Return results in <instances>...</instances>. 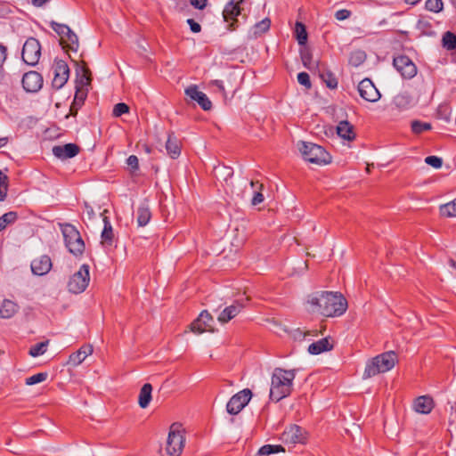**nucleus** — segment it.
Returning a JSON list of instances; mask_svg holds the SVG:
<instances>
[{
  "mask_svg": "<svg viewBox=\"0 0 456 456\" xmlns=\"http://www.w3.org/2000/svg\"><path fill=\"white\" fill-rule=\"evenodd\" d=\"M181 426H182L181 424H178L177 422H174V423L170 426V428H180Z\"/></svg>",
  "mask_w": 456,
  "mask_h": 456,
  "instance_id": "obj_62",
  "label": "nucleus"
},
{
  "mask_svg": "<svg viewBox=\"0 0 456 456\" xmlns=\"http://www.w3.org/2000/svg\"><path fill=\"white\" fill-rule=\"evenodd\" d=\"M350 14L351 12L348 10L342 9L336 12L335 17L338 20H344L349 18Z\"/></svg>",
  "mask_w": 456,
  "mask_h": 456,
  "instance_id": "obj_52",
  "label": "nucleus"
},
{
  "mask_svg": "<svg viewBox=\"0 0 456 456\" xmlns=\"http://www.w3.org/2000/svg\"><path fill=\"white\" fill-rule=\"evenodd\" d=\"M210 85L216 86V89L223 94V96H224V97L226 96V92H225L223 81L213 80L210 82Z\"/></svg>",
  "mask_w": 456,
  "mask_h": 456,
  "instance_id": "obj_55",
  "label": "nucleus"
},
{
  "mask_svg": "<svg viewBox=\"0 0 456 456\" xmlns=\"http://www.w3.org/2000/svg\"><path fill=\"white\" fill-rule=\"evenodd\" d=\"M442 41L444 47L447 50H453L456 48V36L453 33L450 31L445 32L443 36Z\"/></svg>",
  "mask_w": 456,
  "mask_h": 456,
  "instance_id": "obj_40",
  "label": "nucleus"
},
{
  "mask_svg": "<svg viewBox=\"0 0 456 456\" xmlns=\"http://www.w3.org/2000/svg\"><path fill=\"white\" fill-rule=\"evenodd\" d=\"M89 281V265L86 264L82 265L79 270L69 278L68 289L74 294L82 293L87 288Z\"/></svg>",
  "mask_w": 456,
  "mask_h": 456,
  "instance_id": "obj_6",
  "label": "nucleus"
},
{
  "mask_svg": "<svg viewBox=\"0 0 456 456\" xmlns=\"http://www.w3.org/2000/svg\"><path fill=\"white\" fill-rule=\"evenodd\" d=\"M338 134L347 141L354 139L355 134L353 126L347 121H340L337 126Z\"/></svg>",
  "mask_w": 456,
  "mask_h": 456,
  "instance_id": "obj_25",
  "label": "nucleus"
},
{
  "mask_svg": "<svg viewBox=\"0 0 456 456\" xmlns=\"http://www.w3.org/2000/svg\"><path fill=\"white\" fill-rule=\"evenodd\" d=\"M191 5L200 10L203 9L207 4V0H191Z\"/></svg>",
  "mask_w": 456,
  "mask_h": 456,
  "instance_id": "obj_58",
  "label": "nucleus"
},
{
  "mask_svg": "<svg viewBox=\"0 0 456 456\" xmlns=\"http://www.w3.org/2000/svg\"><path fill=\"white\" fill-rule=\"evenodd\" d=\"M185 429H170L167 439L166 452L169 456H180L185 444Z\"/></svg>",
  "mask_w": 456,
  "mask_h": 456,
  "instance_id": "obj_7",
  "label": "nucleus"
},
{
  "mask_svg": "<svg viewBox=\"0 0 456 456\" xmlns=\"http://www.w3.org/2000/svg\"><path fill=\"white\" fill-rule=\"evenodd\" d=\"M22 60L25 63L30 66H35L41 56V45L34 37H29L23 45Z\"/></svg>",
  "mask_w": 456,
  "mask_h": 456,
  "instance_id": "obj_10",
  "label": "nucleus"
},
{
  "mask_svg": "<svg viewBox=\"0 0 456 456\" xmlns=\"http://www.w3.org/2000/svg\"><path fill=\"white\" fill-rule=\"evenodd\" d=\"M8 177L0 171V201L4 200L7 194Z\"/></svg>",
  "mask_w": 456,
  "mask_h": 456,
  "instance_id": "obj_46",
  "label": "nucleus"
},
{
  "mask_svg": "<svg viewBox=\"0 0 456 456\" xmlns=\"http://www.w3.org/2000/svg\"><path fill=\"white\" fill-rule=\"evenodd\" d=\"M127 165L134 170H136L139 167L138 158L134 155H131L126 159Z\"/></svg>",
  "mask_w": 456,
  "mask_h": 456,
  "instance_id": "obj_51",
  "label": "nucleus"
},
{
  "mask_svg": "<svg viewBox=\"0 0 456 456\" xmlns=\"http://www.w3.org/2000/svg\"><path fill=\"white\" fill-rule=\"evenodd\" d=\"M166 149H167V154L172 159H176L180 155V153H181L180 143H179L178 140L173 134L168 135L167 141L166 142Z\"/></svg>",
  "mask_w": 456,
  "mask_h": 456,
  "instance_id": "obj_29",
  "label": "nucleus"
},
{
  "mask_svg": "<svg viewBox=\"0 0 456 456\" xmlns=\"http://www.w3.org/2000/svg\"><path fill=\"white\" fill-rule=\"evenodd\" d=\"M285 449L281 444H265L258 450L256 456H269L271 454L284 452Z\"/></svg>",
  "mask_w": 456,
  "mask_h": 456,
  "instance_id": "obj_32",
  "label": "nucleus"
},
{
  "mask_svg": "<svg viewBox=\"0 0 456 456\" xmlns=\"http://www.w3.org/2000/svg\"><path fill=\"white\" fill-rule=\"evenodd\" d=\"M419 101V95L410 90L398 93L392 100V106L399 112L406 111L415 107Z\"/></svg>",
  "mask_w": 456,
  "mask_h": 456,
  "instance_id": "obj_8",
  "label": "nucleus"
},
{
  "mask_svg": "<svg viewBox=\"0 0 456 456\" xmlns=\"http://www.w3.org/2000/svg\"><path fill=\"white\" fill-rule=\"evenodd\" d=\"M320 77L329 88L334 89L338 86V80L331 72L323 71L320 74Z\"/></svg>",
  "mask_w": 456,
  "mask_h": 456,
  "instance_id": "obj_41",
  "label": "nucleus"
},
{
  "mask_svg": "<svg viewBox=\"0 0 456 456\" xmlns=\"http://www.w3.org/2000/svg\"><path fill=\"white\" fill-rule=\"evenodd\" d=\"M249 186L253 191L251 204L253 206H256L262 203L265 200L264 195L262 193V191L264 189L263 183H259L258 181H250Z\"/></svg>",
  "mask_w": 456,
  "mask_h": 456,
  "instance_id": "obj_27",
  "label": "nucleus"
},
{
  "mask_svg": "<svg viewBox=\"0 0 456 456\" xmlns=\"http://www.w3.org/2000/svg\"><path fill=\"white\" fill-rule=\"evenodd\" d=\"M63 47H67L72 51H77L78 48L77 36L71 30L65 38L61 42Z\"/></svg>",
  "mask_w": 456,
  "mask_h": 456,
  "instance_id": "obj_33",
  "label": "nucleus"
},
{
  "mask_svg": "<svg viewBox=\"0 0 456 456\" xmlns=\"http://www.w3.org/2000/svg\"><path fill=\"white\" fill-rule=\"evenodd\" d=\"M79 152V147L75 143H67L57 145L53 148V155L61 159H67L77 156Z\"/></svg>",
  "mask_w": 456,
  "mask_h": 456,
  "instance_id": "obj_21",
  "label": "nucleus"
},
{
  "mask_svg": "<svg viewBox=\"0 0 456 456\" xmlns=\"http://www.w3.org/2000/svg\"><path fill=\"white\" fill-rule=\"evenodd\" d=\"M252 392L249 388H244L233 395L226 404V411L231 415L240 413L252 398Z\"/></svg>",
  "mask_w": 456,
  "mask_h": 456,
  "instance_id": "obj_9",
  "label": "nucleus"
},
{
  "mask_svg": "<svg viewBox=\"0 0 456 456\" xmlns=\"http://www.w3.org/2000/svg\"><path fill=\"white\" fill-rule=\"evenodd\" d=\"M86 99V94L82 91L77 90L76 92L73 102L70 106V114L75 116L77 113V110L80 109V107L83 105L84 101Z\"/></svg>",
  "mask_w": 456,
  "mask_h": 456,
  "instance_id": "obj_34",
  "label": "nucleus"
},
{
  "mask_svg": "<svg viewBox=\"0 0 456 456\" xmlns=\"http://www.w3.org/2000/svg\"><path fill=\"white\" fill-rule=\"evenodd\" d=\"M450 265H451L452 267H455L456 263H455V261H453V260H450Z\"/></svg>",
  "mask_w": 456,
  "mask_h": 456,
  "instance_id": "obj_64",
  "label": "nucleus"
},
{
  "mask_svg": "<svg viewBox=\"0 0 456 456\" xmlns=\"http://www.w3.org/2000/svg\"><path fill=\"white\" fill-rule=\"evenodd\" d=\"M69 77V69L68 64L62 60L55 61L53 64V86L56 89H61L67 83Z\"/></svg>",
  "mask_w": 456,
  "mask_h": 456,
  "instance_id": "obj_13",
  "label": "nucleus"
},
{
  "mask_svg": "<svg viewBox=\"0 0 456 456\" xmlns=\"http://www.w3.org/2000/svg\"><path fill=\"white\" fill-rule=\"evenodd\" d=\"M151 213L148 206L141 205L137 209V224L145 226L151 220Z\"/></svg>",
  "mask_w": 456,
  "mask_h": 456,
  "instance_id": "obj_31",
  "label": "nucleus"
},
{
  "mask_svg": "<svg viewBox=\"0 0 456 456\" xmlns=\"http://www.w3.org/2000/svg\"><path fill=\"white\" fill-rule=\"evenodd\" d=\"M48 341H43L32 346L29 349V354L33 357H37L45 353Z\"/></svg>",
  "mask_w": 456,
  "mask_h": 456,
  "instance_id": "obj_42",
  "label": "nucleus"
},
{
  "mask_svg": "<svg viewBox=\"0 0 456 456\" xmlns=\"http://www.w3.org/2000/svg\"><path fill=\"white\" fill-rule=\"evenodd\" d=\"M187 23L189 24L190 28L193 33L200 32V30H201L200 25L198 22H196L193 19H188Z\"/></svg>",
  "mask_w": 456,
  "mask_h": 456,
  "instance_id": "obj_56",
  "label": "nucleus"
},
{
  "mask_svg": "<svg viewBox=\"0 0 456 456\" xmlns=\"http://www.w3.org/2000/svg\"><path fill=\"white\" fill-rule=\"evenodd\" d=\"M152 387L151 384H144L139 393L138 403L141 408L145 409L149 406L151 401Z\"/></svg>",
  "mask_w": 456,
  "mask_h": 456,
  "instance_id": "obj_26",
  "label": "nucleus"
},
{
  "mask_svg": "<svg viewBox=\"0 0 456 456\" xmlns=\"http://www.w3.org/2000/svg\"><path fill=\"white\" fill-rule=\"evenodd\" d=\"M93 346L91 345L82 346L77 352L69 355V363L77 366L82 363L85 359L93 354Z\"/></svg>",
  "mask_w": 456,
  "mask_h": 456,
  "instance_id": "obj_23",
  "label": "nucleus"
},
{
  "mask_svg": "<svg viewBox=\"0 0 456 456\" xmlns=\"http://www.w3.org/2000/svg\"><path fill=\"white\" fill-rule=\"evenodd\" d=\"M7 57V49L3 45H0V68L3 67Z\"/></svg>",
  "mask_w": 456,
  "mask_h": 456,
  "instance_id": "obj_57",
  "label": "nucleus"
},
{
  "mask_svg": "<svg viewBox=\"0 0 456 456\" xmlns=\"http://www.w3.org/2000/svg\"><path fill=\"white\" fill-rule=\"evenodd\" d=\"M412 133L419 134L423 132L429 131L432 129V126L428 122H422L420 120H413L411 124Z\"/></svg>",
  "mask_w": 456,
  "mask_h": 456,
  "instance_id": "obj_35",
  "label": "nucleus"
},
{
  "mask_svg": "<svg viewBox=\"0 0 456 456\" xmlns=\"http://www.w3.org/2000/svg\"><path fill=\"white\" fill-rule=\"evenodd\" d=\"M212 322L213 318L210 314L208 311H202L198 319L191 324V330L192 332L198 334L205 331H212Z\"/></svg>",
  "mask_w": 456,
  "mask_h": 456,
  "instance_id": "obj_17",
  "label": "nucleus"
},
{
  "mask_svg": "<svg viewBox=\"0 0 456 456\" xmlns=\"http://www.w3.org/2000/svg\"><path fill=\"white\" fill-rule=\"evenodd\" d=\"M83 79H85V80H86V84L89 82V77H87V75H86V74H85V75H84Z\"/></svg>",
  "mask_w": 456,
  "mask_h": 456,
  "instance_id": "obj_63",
  "label": "nucleus"
},
{
  "mask_svg": "<svg viewBox=\"0 0 456 456\" xmlns=\"http://www.w3.org/2000/svg\"><path fill=\"white\" fill-rule=\"evenodd\" d=\"M17 217V213L13 211L7 212L0 216V232L4 230L7 225L13 224Z\"/></svg>",
  "mask_w": 456,
  "mask_h": 456,
  "instance_id": "obj_39",
  "label": "nucleus"
},
{
  "mask_svg": "<svg viewBox=\"0 0 456 456\" xmlns=\"http://www.w3.org/2000/svg\"><path fill=\"white\" fill-rule=\"evenodd\" d=\"M22 86L27 92H37L43 86L42 76L37 71H29L22 77Z\"/></svg>",
  "mask_w": 456,
  "mask_h": 456,
  "instance_id": "obj_18",
  "label": "nucleus"
},
{
  "mask_svg": "<svg viewBox=\"0 0 456 456\" xmlns=\"http://www.w3.org/2000/svg\"><path fill=\"white\" fill-rule=\"evenodd\" d=\"M426 8L433 12H440L444 8V3L442 0H427Z\"/></svg>",
  "mask_w": 456,
  "mask_h": 456,
  "instance_id": "obj_45",
  "label": "nucleus"
},
{
  "mask_svg": "<svg viewBox=\"0 0 456 456\" xmlns=\"http://www.w3.org/2000/svg\"><path fill=\"white\" fill-rule=\"evenodd\" d=\"M243 2L244 0H231L226 4L223 11L224 20L229 23L228 27L230 30H234L236 28V17L240 14V4Z\"/></svg>",
  "mask_w": 456,
  "mask_h": 456,
  "instance_id": "obj_14",
  "label": "nucleus"
},
{
  "mask_svg": "<svg viewBox=\"0 0 456 456\" xmlns=\"http://www.w3.org/2000/svg\"><path fill=\"white\" fill-rule=\"evenodd\" d=\"M52 260L46 256L43 255L35 258L31 262V271L35 275L43 276L48 273L52 268Z\"/></svg>",
  "mask_w": 456,
  "mask_h": 456,
  "instance_id": "obj_20",
  "label": "nucleus"
},
{
  "mask_svg": "<svg viewBox=\"0 0 456 456\" xmlns=\"http://www.w3.org/2000/svg\"><path fill=\"white\" fill-rule=\"evenodd\" d=\"M271 21L268 18L257 22L254 26V35L256 37L262 33L266 32L270 28Z\"/></svg>",
  "mask_w": 456,
  "mask_h": 456,
  "instance_id": "obj_44",
  "label": "nucleus"
},
{
  "mask_svg": "<svg viewBox=\"0 0 456 456\" xmlns=\"http://www.w3.org/2000/svg\"><path fill=\"white\" fill-rule=\"evenodd\" d=\"M296 370L275 368L271 379L270 398L279 402L289 396L293 390Z\"/></svg>",
  "mask_w": 456,
  "mask_h": 456,
  "instance_id": "obj_2",
  "label": "nucleus"
},
{
  "mask_svg": "<svg viewBox=\"0 0 456 456\" xmlns=\"http://www.w3.org/2000/svg\"><path fill=\"white\" fill-rule=\"evenodd\" d=\"M244 308V305L239 300L232 305L225 307L217 316V320L221 323H227L229 321L236 317Z\"/></svg>",
  "mask_w": 456,
  "mask_h": 456,
  "instance_id": "obj_22",
  "label": "nucleus"
},
{
  "mask_svg": "<svg viewBox=\"0 0 456 456\" xmlns=\"http://www.w3.org/2000/svg\"><path fill=\"white\" fill-rule=\"evenodd\" d=\"M309 436L306 429H284L280 436V440L286 445L295 446L296 444H306Z\"/></svg>",
  "mask_w": 456,
  "mask_h": 456,
  "instance_id": "obj_11",
  "label": "nucleus"
},
{
  "mask_svg": "<svg viewBox=\"0 0 456 456\" xmlns=\"http://www.w3.org/2000/svg\"><path fill=\"white\" fill-rule=\"evenodd\" d=\"M332 348V341H330V338H324L309 345L308 352L311 354H320L323 352L330 351Z\"/></svg>",
  "mask_w": 456,
  "mask_h": 456,
  "instance_id": "obj_24",
  "label": "nucleus"
},
{
  "mask_svg": "<svg viewBox=\"0 0 456 456\" xmlns=\"http://www.w3.org/2000/svg\"><path fill=\"white\" fill-rule=\"evenodd\" d=\"M440 213L446 217H456V199L440 207Z\"/></svg>",
  "mask_w": 456,
  "mask_h": 456,
  "instance_id": "obj_37",
  "label": "nucleus"
},
{
  "mask_svg": "<svg viewBox=\"0 0 456 456\" xmlns=\"http://www.w3.org/2000/svg\"><path fill=\"white\" fill-rule=\"evenodd\" d=\"M297 81L300 85L305 86L306 88L311 87L310 77L306 72H300L297 74Z\"/></svg>",
  "mask_w": 456,
  "mask_h": 456,
  "instance_id": "obj_50",
  "label": "nucleus"
},
{
  "mask_svg": "<svg viewBox=\"0 0 456 456\" xmlns=\"http://www.w3.org/2000/svg\"><path fill=\"white\" fill-rule=\"evenodd\" d=\"M295 34L298 44L305 45L307 41V32L303 23L298 21L296 23Z\"/></svg>",
  "mask_w": 456,
  "mask_h": 456,
  "instance_id": "obj_36",
  "label": "nucleus"
},
{
  "mask_svg": "<svg viewBox=\"0 0 456 456\" xmlns=\"http://www.w3.org/2000/svg\"><path fill=\"white\" fill-rule=\"evenodd\" d=\"M61 232L69 251L74 256L82 255L85 250V243L75 226L69 224H63Z\"/></svg>",
  "mask_w": 456,
  "mask_h": 456,
  "instance_id": "obj_5",
  "label": "nucleus"
},
{
  "mask_svg": "<svg viewBox=\"0 0 456 456\" xmlns=\"http://www.w3.org/2000/svg\"><path fill=\"white\" fill-rule=\"evenodd\" d=\"M49 0H31V4L36 7H41L46 4Z\"/></svg>",
  "mask_w": 456,
  "mask_h": 456,
  "instance_id": "obj_59",
  "label": "nucleus"
},
{
  "mask_svg": "<svg viewBox=\"0 0 456 456\" xmlns=\"http://www.w3.org/2000/svg\"><path fill=\"white\" fill-rule=\"evenodd\" d=\"M48 374L46 372H39L26 379L25 384L28 386L36 385L46 380Z\"/></svg>",
  "mask_w": 456,
  "mask_h": 456,
  "instance_id": "obj_43",
  "label": "nucleus"
},
{
  "mask_svg": "<svg viewBox=\"0 0 456 456\" xmlns=\"http://www.w3.org/2000/svg\"><path fill=\"white\" fill-rule=\"evenodd\" d=\"M301 59L304 66L307 69H312V54L309 51L304 50L301 52Z\"/></svg>",
  "mask_w": 456,
  "mask_h": 456,
  "instance_id": "obj_49",
  "label": "nucleus"
},
{
  "mask_svg": "<svg viewBox=\"0 0 456 456\" xmlns=\"http://www.w3.org/2000/svg\"><path fill=\"white\" fill-rule=\"evenodd\" d=\"M185 94L190 97L192 101L198 102V104L204 110H210L212 108V102L208 99L206 94L200 91L198 86L195 85H191L185 89Z\"/></svg>",
  "mask_w": 456,
  "mask_h": 456,
  "instance_id": "obj_16",
  "label": "nucleus"
},
{
  "mask_svg": "<svg viewBox=\"0 0 456 456\" xmlns=\"http://www.w3.org/2000/svg\"><path fill=\"white\" fill-rule=\"evenodd\" d=\"M411 407L417 413L428 414L434 409L435 402L429 395H420L413 400Z\"/></svg>",
  "mask_w": 456,
  "mask_h": 456,
  "instance_id": "obj_19",
  "label": "nucleus"
},
{
  "mask_svg": "<svg viewBox=\"0 0 456 456\" xmlns=\"http://www.w3.org/2000/svg\"><path fill=\"white\" fill-rule=\"evenodd\" d=\"M128 112H129L128 105L124 102H119L114 106L112 114L114 117H120L121 115L128 113Z\"/></svg>",
  "mask_w": 456,
  "mask_h": 456,
  "instance_id": "obj_48",
  "label": "nucleus"
},
{
  "mask_svg": "<svg viewBox=\"0 0 456 456\" xmlns=\"http://www.w3.org/2000/svg\"><path fill=\"white\" fill-rule=\"evenodd\" d=\"M104 227L101 234L102 244L111 245L114 238L112 225L107 216L103 217Z\"/></svg>",
  "mask_w": 456,
  "mask_h": 456,
  "instance_id": "obj_28",
  "label": "nucleus"
},
{
  "mask_svg": "<svg viewBox=\"0 0 456 456\" xmlns=\"http://www.w3.org/2000/svg\"><path fill=\"white\" fill-rule=\"evenodd\" d=\"M394 67L404 78L410 79L416 76L417 67L414 62L406 55H400L394 58Z\"/></svg>",
  "mask_w": 456,
  "mask_h": 456,
  "instance_id": "obj_12",
  "label": "nucleus"
},
{
  "mask_svg": "<svg viewBox=\"0 0 456 456\" xmlns=\"http://www.w3.org/2000/svg\"><path fill=\"white\" fill-rule=\"evenodd\" d=\"M419 1L420 0H405V2L407 4H412V5L418 4Z\"/></svg>",
  "mask_w": 456,
  "mask_h": 456,
  "instance_id": "obj_61",
  "label": "nucleus"
},
{
  "mask_svg": "<svg viewBox=\"0 0 456 456\" xmlns=\"http://www.w3.org/2000/svg\"><path fill=\"white\" fill-rule=\"evenodd\" d=\"M18 311V305L11 300H4L0 307V317L8 319L12 317Z\"/></svg>",
  "mask_w": 456,
  "mask_h": 456,
  "instance_id": "obj_30",
  "label": "nucleus"
},
{
  "mask_svg": "<svg viewBox=\"0 0 456 456\" xmlns=\"http://www.w3.org/2000/svg\"><path fill=\"white\" fill-rule=\"evenodd\" d=\"M50 26L59 35L61 42L71 31L69 26L58 23L56 21H52Z\"/></svg>",
  "mask_w": 456,
  "mask_h": 456,
  "instance_id": "obj_38",
  "label": "nucleus"
},
{
  "mask_svg": "<svg viewBox=\"0 0 456 456\" xmlns=\"http://www.w3.org/2000/svg\"><path fill=\"white\" fill-rule=\"evenodd\" d=\"M354 59L356 60V61L354 62V65H358V64L362 63L364 61L365 54L362 51H357V52L353 53L351 61H353Z\"/></svg>",
  "mask_w": 456,
  "mask_h": 456,
  "instance_id": "obj_54",
  "label": "nucleus"
},
{
  "mask_svg": "<svg viewBox=\"0 0 456 456\" xmlns=\"http://www.w3.org/2000/svg\"><path fill=\"white\" fill-rule=\"evenodd\" d=\"M8 142V137H1L0 138V148L5 146Z\"/></svg>",
  "mask_w": 456,
  "mask_h": 456,
  "instance_id": "obj_60",
  "label": "nucleus"
},
{
  "mask_svg": "<svg viewBox=\"0 0 456 456\" xmlns=\"http://www.w3.org/2000/svg\"><path fill=\"white\" fill-rule=\"evenodd\" d=\"M84 214L86 216L88 220H93L95 217L94 208L88 203H85Z\"/></svg>",
  "mask_w": 456,
  "mask_h": 456,
  "instance_id": "obj_53",
  "label": "nucleus"
},
{
  "mask_svg": "<svg viewBox=\"0 0 456 456\" xmlns=\"http://www.w3.org/2000/svg\"><path fill=\"white\" fill-rule=\"evenodd\" d=\"M397 362V355L394 351L385 352L370 360L365 366L363 379H370L379 373L392 370Z\"/></svg>",
  "mask_w": 456,
  "mask_h": 456,
  "instance_id": "obj_3",
  "label": "nucleus"
},
{
  "mask_svg": "<svg viewBox=\"0 0 456 456\" xmlns=\"http://www.w3.org/2000/svg\"><path fill=\"white\" fill-rule=\"evenodd\" d=\"M425 163L436 169H438L441 168L443 166V159L434 155L428 156L425 159Z\"/></svg>",
  "mask_w": 456,
  "mask_h": 456,
  "instance_id": "obj_47",
  "label": "nucleus"
},
{
  "mask_svg": "<svg viewBox=\"0 0 456 456\" xmlns=\"http://www.w3.org/2000/svg\"><path fill=\"white\" fill-rule=\"evenodd\" d=\"M311 311L326 317L342 315L347 309V301L341 293L317 291L308 297Z\"/></svg>",
  "mask_w": 456,
  "mask_h": 456,
  "instance_id": "obj_1",
  "label": "nucleus"
},
{
  "mask_svg": "<svg viewBox=\"0 0 456 456\" xmlns=\"http://www.w3.org/2000/svg\"><path fill=\"white\" fill-rule=\"evenodd\" d=\"M297 149L305 160L316 164L326 165L330 163L331 157L325 149L318 144L310 142H299Z\"/></svg>",
  "mask_w": 456,
  "mask_h": 456,
  "instance_id": "obj_4",
  "label": "nucleus"
},
{
  "mask_svg": "<svg viewBox=\"0 0 456 456\" xmlns=\"http://www.w3.org/2000/svg\"><path fill=\"white\" fill-rule=\"evenodd\" d=\"M358 92L362 99L370 102H376L381 97L379 91L369 78H364L359 83Z\"/></svg>",
  "mask_w": 456,
  "mask_h": 456,
  "instance_id": "obj_15",
  "label": "nucleus"
}]
</instances>
